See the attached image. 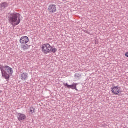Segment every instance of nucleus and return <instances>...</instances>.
Masks as SVG:
<instances>
[{
    "label": "nucleus",
    "mask_w": 128,
    "mask_h": 128,
    "mask_svg": "<svg viewBox=\"0 0 128 128\" xmlns=\"http://www.w3.org/2000/svg\"><path fill=\"white\" fill-rule=\"evenodd\" d=\"M8 20L10 24L12 26H16L20 24L22 19H20V13L14 12L9 13L8 14Z\"/></svg>",
    "instance_id": "nucleus-1"
},
{
    "label": "nucleus",
    "mask_w": 128,
    "mask_h": 128,
    "mask_svg": "<svg viewBox=\"0 0 128 128\" xmlns=\"http://www.w3.org/2000/svg\"><path fill=\"white\" fill-rule=\"evenodd\" d=\"M0 68L2 72V76L6 80L7 82H8L11 76H12L14 74V70L10 66H2V65H0Z\"/></svg>",
    "instance_id": "nucleus-2"
},
{
    "label": "nucleus",
    "mask_w": 128,
    "mask_h": 128,
    "mask_svg": "<svg viewBox=\"0 0 128 128\" xmlns=\"http://www.w3.org/2000/svg\"><path fill=\"white\" fill-rule=\"evenodd\" d=\"M42 50L44 54H56L58 52V49L48 44H44L42 46Z\"/></svg>",
    "instance_id": "nucleus-3"
},
{
    "label": "nucleus",
    "mask_w": 128,
    "mask_h": 128,
    "mask_svg": "<svg viewBox=\"0 0 128 128\" xmlns=\"http://www.w3.org/2000/svg\"><path fill=\"white\" fill-rule=\"evenodd\" d=\"M112 92L115 96H120V94H122V92L120 90V88L118 86H114L112 88Z\"/></svg>",
    "instance_id": "nucleus-4"
},
{
    "label": "nucleus",
    "mask_w": 128,
    "mask_h": 128,
    "mask_svg": "<svg viewBox=\"0 0 128 128\" xmlns=\"http://www.w3.org/2000/svg\"><path fill=\"white\" fill-rule=\"evenodd\" d=\"M48 10L50 14H54L56 12V6L52 4L49 6Z\"/></svg>",
    "instance_id": "nucleus-5"
},
{
    "label": "nucleus",
    "mask_w": 128,
    "mask_h": 128,
    "mask_svg": "<svg viewBox=\"0 0 128 128\" xmlns=\"http://www.w3.org/2000/svg\"><path fill=\"white\" fill-rule=\"evenodd\" d=\"M64 86L65 88H72V90H76L77 92L78 91V88H76V86H78V84L74 83L72 85H68V84H64Z\"/></svg>",
    "instance_id": "nucleus-6"
},
{
    "label": "nucleus",
    "mask_w": 128,
    "mask_h": 128,
    "mask_svg": "<svg viewBox=\"0 0 128 128\" xmlns=\"http://www.w3.org/2000/svg\"><path fill=\"white\" fill-rule=\"evenodd\" d=\"M28 42H30V39L26 36L22 37L20 40V42L22 44H26Z\"/></svg>",
    "instance_id": "nucleus-7"
},
{
    "label": "nucleus",
    "mask_w": 128,
    "mask_h": 128,
    "mask_svg": "<svg viewBox=\"0 0 128 128\" xmlns=\"http://www.w3.org/2000/svg\"><path fill=\"white\" fill-rule=\"evenodd\" d=\"M8 6L10 4L8 2H2L0 4V12H2L4 10H6L7 8H8Z\"/></svg>",
    "instance_id": "nucleus-8"
},
{
    "label": "nucleus",
    "mask_w": 128,
    "mask_h": 128,
    "mask_svg": "<svg viewBox=\"0 0 128 128\" xmlns=\"http://www.w3.org/2000/svg\"><path fill=\"white\" fill-rule=\"evenodd\" d=\"M18 118L19 122H24L26 120V116L24 114L19 113L18 114Z\"/></svg>",
    "instance_id": "nucleus-9"
},
{
    "label": "nucleus",
    "mask_w": 128,
    "mask_h": 128,
    "mask_svg": "<svg viewBox=\"0 0 128 128\" xmlns=\"http://www.w3.org/2000/svg\"><path fill=\"white\" fill-rule=\"evenodd\" d=\"M20 78L22 80H28V74L26 73H23L20 75Z\"/></svg>",
    "instance_id": "nucleus-10"
},
{
    "label": "nucleus",
    "mask_w": 128,
    "mask_h": 128,
    "mask_svg": "<svg viewBox=\"0 0 128 128\" xmlns=\"http://www.w3.org/2000/svg\"><path fill=\"white\" fill-rule=\"evenodd\" d=\"M24 44V45H22V48H24V50H28V48H30V47L28 46V44Z\"/></svg>",
    "instance_id": "nucleus-11"
},
{
    "label": "nucleus",
    "mask_w": 128,
    "mask_h": 128,
    "mask_svg": "<svg viewBox=\"0 0 128 128\" xmlns=\"http://www.w3.org/2000/svg\"><path fill=\"white\" fill-rule=\"evenodd\" d=\"M36 109H34V108L31 107L30 108V114H34Z\"/></svg>",
    "instance_id": "nucleus-12"
},
{
    "label": "nucleus",
    "mask_w": 128,
    "mask_h": 128,
    "mask_svg": "<svg viewBox=\"0 0 128 128\" xmlns=\"http://www.w3.org/2000/svg\"><path fill=\"white\" fill-rule=\"evenodd\" d=\"M84 32H85L86 34H90V32L88 30H84Z\"/></svg>",
    "instance_id": "nucleus-13"
},
{
    "label": "nucleus",
    "mask_w": 128,
    "mask_h": 128,
    "mask_svg": "<svg viewBox=\"0 0 128 128\" xmlns=\"http://www.w3.org/2000/svg\"><path fill=\"white\" fill-rule=\"evenodd\" d=\"M125 56H126V58H128V52H127L125 54Z\"/></svg>",
    "instance_id": "nucleus-14"
}]
</instances>
